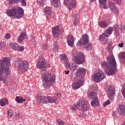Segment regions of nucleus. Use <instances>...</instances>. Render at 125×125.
I'll use <instances>...</instances> for the list:
<instances>
[{"label": "nucleus", "instance_id": "nucleus-1", "mask_svg": "<svg viewBox=\"0 0 125 125\" xmlns=\"http://www.w3.org/2000/svg\"><path fill=\"white\" fill-rule=\"evenodd\" d=\"M101 66L107 76L115 75V72L117 71V63L114 55H108L106 58V61L101 62Z\"/></svg>", "mask_w": 125, "mask_h": 125}, {"label": "nucleus", "instance_id": "nucleus-2", "mask_svg": "<svg viewBox=\"0 0 125 125\" xmlns=\"http://www.w3.org/2000/svg\"><path fill=\"white\" fill-rule=\"evenodd\" d=\"M9 58H3L2 61L0 60V81L3 80L9 74Z\"/></svg>", "mask_w": 125, "mask_h": 125}, {"label": "nucleus", "instance_id": "nucleus-3", "mask_svg": "<svg viewBox=\"0 0 125 125\" xmlns=\"http://www.w3.org/2000/svg\"><path fill=\"white\" fill-rule=\"evenodd\" d=\"M6 13L9 17H14L16 19H19L23 17L24 11L21 7L15 6L10 10H7Z\"/></svg>", "mask_w": 125, "mask_h": 125}, {"label": "nucleus", "instance_id": "nucleus-4", "mask_svg": "<svg viewBox=\"0 0 125 125\" xmlns=\"http://www.w3.org/2000/svg\"><path fill=\"white\" fill-rule=\"evenodd\" d=\"M42 80L44 82V86L48 89L55 82V76L46 71L42 75Z\"/></svg>", "mask_w": 125, "mask_h": 125}, {"label": "nucleus", "instance_id": "nucleus-5", "mask_svg": "<svg viewBox=\"0 0 125 125\" xmlns=\"http://www.w3.org/2000/svg\"><path fill=\"white\" fill-rule=\"evenodd\" d=\"M14 64L17 68L21 70L22 73H25V72L28 71L29 62L27 61H22L21 59L17 58L15 59Z\"/></svg>", "mask_w": 125, "mask_h": 125}, {"label": "nucleus", "instance_id": "nucleus-6", "mask_svg": "<svg viewBox=\"0 0 125 125\" xmlns=\"http://www.w3.org/2000/svg\"><path fill=\"white\" fill-rule=\"evenodd\" d=\"M38 103H43L45 104L46 103H55L57 104L58 103V99L55 97L47 96L45 97L43 96H41L37 98Z\"/></svg>", "mask_w": 125, "mask_h": 125}, {"label": "nucleus", "instance_id": "nucleus-7", "mask_svg": "<svg viewBox=\"0 0 125 125\" xmlns=\"http://www.w3.org/2000/svg\"><path fill=\"white\" fill-rule=\"evenodd\" d=\"M113 31V27L111 26L108 27L107 29L105 30L104 33H103L100 36V41H101L103 43H104V44H107V43H108V42H109V40L106 38H109V37H110V35H112Z\"/></svg>", "mask_w": 125, "mask_h": 125}, {"label": "nucleus", "instance_id": "nucleus-8", "mask_svg": "<svg viewBox=\"0 0 125 125\" xmlns=\"http://www.w3.org/2000/svg\"><path fill=\"white\" fill-rule=\"evenodd\" d=\"M104 72L100 69L96 71L92 75V80L96 83H100L105 78Z\"/></svg>", "mask_w": 125, "mask_h": 125}, {"label": "nucleus", "instance_id": "nucleus-9", "mask_svg": "<svg viewBox=\"0 0 125 125\" xmlns=\"http://www.w3.org/2000/svg\"><path fill=\"white\" fill-rule=\"evenodd\" d=\"M73 60L77 65H81L84 62L85 56L82 52H78L76 55L73 56Z\"/></svg>", "mask_w": 125, "mask_h": 125}, {"label": "nucleus", "instance_id": "nucleus-10", "mask_svg": "<svg viewBox=\"0 0 125 125\" xmlns=\"http://www.w3.org/2000/svg\"><path fill=\"white\" fill-rule=\"evenodd\" d=\"M84 79L81 77L80 78H76L73 81L72 87L73 89L76 90V89H79L80 87L83 85L84 84Z\"/></svg>", "mask_w": 125, "mask_h": 125}, {"label": "nucleus", "instance_id": "nucleus-11", "mask_svg": "<svg viewBox=\"0 0 125 125\" xmlns=\"http://www.w3.org/2000/svg\"><path fill=\"white\" fill-rule=\"evenodd\" d=\"M86 43H89V38H88V35L83 34L82 36V38L79 40L76 44L77 46L83 47Z\"/></svg>", "mask_w": 125, "mask_h": 125}, {"label": "nucleus", "instance_id": "nucleus-12", "mask_svg": "<svg viewBox=\"0 0 125 125\" xmlns=\"http://www.w3.org/2000/svg\"><path fill=\"white\" fill-rule=\"evenodd\" d=\"M79 107L81 106V110L85 112L89 109V104L88 102L84 98H81L79 100Z\"/></svg>", "mask_w": 125, "mask_h": 125}, {"label": "nucleus", "instance_id": "nucleus-13", "mask_svg": "<svg viewBox=\"0 0 125 125\" xmlns=\"http://www.w3.org/2000/svg\"><path fill=\"white\" fill-rule=\"evenodd\" d=\"M37 66L38 69H42V71H45V70H46L45 59L43 57H41L38 60L37 62Z\"/></svg>", "mask_w": 125, "mask_h": 125}, {"label": "nucleus", "instance_id": "nucleus-14", "mask_svg": "<svg viewBox=\"0 0 125 125\" xmlns=\"http://www.w3.org/2000/svg\"><path fill=\"white\" fill-rule=\"evenodd\" d=\"M107 96L110 100H114L115 94L116 93V89L113 86H108L106 87Z\"/></svg>", "mask_w": 125, "mask_h": 125}, {"label": "nucleus", "instance_id": "nucleus-15", "mask_svg": "<svg viewBox=\"0 0 125 125\" xmlns=\"http://www.w3.org/2000/svg\"><path fill=\"white\" fill-rule=\"evenodd\" d=\"M85 74H86V69L84 68V67H80L75 72L74 75L76 78L83 79V76H84Z\"/></svg>", "mask_w": 125, "mask_h": 125}, {"label": "nucleus", "instance_id": "nucleus-16", "mask_svg": "<svg viewBox=\"0 0 125 125\" xmlns=\"http://www.w3.org/2000/svg\"><path fill=\"white\" fill-rule=\"evenodd\" d=\"M10 47L14 50H18L19 51H23L24 49V46H20L16 42H10L9 44Z\"/></svg>", "mask_w": 125, "mask_h": 125}, {"label": "nucleus", "instance_id": "nucleus-17", "mask_svg": "<svg viewBox=\"0 0 125 125\" xmlns=\"http://www.w3.org/2000/svg\"><path fill=\"white\" fill-rule=\"evenodd\" d=\"M52 33L54 38L59 37V35L60 33H61V30H60L59 25H56L53 27L52 29Z\"/></svg>", "mask_w": 125, "mask_h": 125}, {"label": "nucleus", "instance_id": "nucleus-18", "mask_svg": "<svg viewBox=\"0 0 125 125\" xmlns=\"http://www.w3.org/2000/svg\"><path fill=\"white\" fill-rule=\"evenodd\" d=\"M67 42L69 46L73 47L74 46V37L73 36H69L67 38Z\"/></svg>", "mask_w": 125, "mask_h": 125}, {"label": "nucleus", "instance_id": "nucleus-19", "mask_svg": "<svg viewBox=\"0 0 125 125\" xmlns=\"http://www.w3.org/2000/svg\"><path fill=\"white\" fill-rule=\"evenodd\" d=\"M44 13L49 16H51L53 14V10L50 7H45L44 8Z\"/></svg>", "mask_w": 125, "mask_h": 125}, {"label": "nucleus", "instance_id": "nucleus-20", "mask_svg": "<svg viewBox=\"0 0 125 125\" xmlns=\"http://www.w3.org/2000/svg\"><path fill=\"white\" fill-rule=\"evenodd\" d=\"M91 105L92 107H96L99 106V102H98V98L95 97L91 102Z\"/></svg>", "mask_w": 125, "mask_h": 125}, {"label": "nucleus", "instance_id": "nucleus-21", "mask_svg": "<svg viewBox=\"0 0 125 125\" xmlns=\"http://www.w3.org/2000/svg\"><path fill=\"white\" fill-rule=\"evenodd\" d=\"M51 4L53 7H58L61 5L60 0H51Z\"/></svg>", "mask_w": 125, "mask_h": 125}, {"label": "nucleus", "instance_id": "nucleus-22", "mask_svg": "<svg viewBox=\"0 0 125 125\" xmlns=\"http://www.w3.org/2000/svg\"><path fill=\"white\" fill-rule=\"evenodd\" d=\"M99 26L102 29H105L107 28V26L109 25V22L105 21H102L98 22Z\"/></svg>", "mask_w": 125, "mask_h": 125}, {"label": "nucleus", "instance_id": "nucleus-23", "mask_svg": "<svg viewBox=\"0 0 125 125\" xmlns=\"http://www.w3.org/2000/svg\"><path fill=\"white\" fill-rule=\"evenodd\" d=\"M81 47L84 48L86 51H90L92 49V44L91 43H87L86 44H84L83 47Z\"/></svg>", "mask_w": 125, "mask_h": 125}, {"label": "nucleus", "instance_id": "nucleus-24", "mask_svg": "<svg viewBox=\"0 0 125 125\" xmlns=\"http://www.w3.org/2000/svg\"><path fill=\"white\" fill-rule=\"evenodd\" d=\"M76 0H72L67 5V7L69 10H71L72 8L76 7Z\"/></svg>", "mask_w": 125, "mask_h": 125}, {"label": "nucleus", "instance_id": "nucleus-25", "mask_svg": "<svg viewBox=\"0 0 125 125\" xmlns=\"http://www.w3.org/2000/svg\"><path fill=\"white\" fill-rule=\"evenodd\" d=\"M25 37H26V33H22L20 35L18 38V42L19 43H21L23 41H24V39H25Z\"/></svg>", "mask_w": 125, "mask_h": 125}, {"label": "nucleus", "instance_id": "nucleus-26", "mask_svg": "<svg viewBox=\"0 0 125 125\" xmlns=\"http://www.w3.org/2000/svg\"><path fill=\"white\" fill-rule=\"evenodd\" d=\"M120 62L121 63L125 64V52H122L119 54Z\"/></svg>", "mask_w": 125, "mask_h": 125}, {"label": "nucleus", "instance_id": "nucleus-27", "mask_svg": "<svg viewBox=\"0 0 125 125\" xmlns=\"http://www.w3.org/2000/svg\"><path fill=\"white\" fill-rule=\"evenodd\" d=\"M73 23L74 26H78V24H79V16L77 14L73 16Z\"/></svg>", "mask_w": 125, "mask_h": 125}, {"label": "nucleus", "instance_id": "nucleus-28", "mask_svg": "<svg viewBox=\"0 0 125 125\" xmlns=\"http://www.w3.org/2000/svg\"><path fill=\"white\" fill-rule=\"evenodd\" d=\"M109 6L110 9H111L112 11H118V8L114 3L112 2H109Z\"/></svg>", "mask_w": 125, "mask_h": 125}, {"label": "nucleus", "instance_id": "nucleus-29", "mask_svg": "<svg viewBox=\"0 0 125 125\" xmlns=\"http://www.w3.org/2000/svg\"><path fill=\"white\" fill-rule=\"evenodd\" d=\"M78 66L75 63H72L70 64L69 69L71 71H72V72H75V71H77L78 70Z\"/></svg>", "mask_w": 125, "mask_h": 125}, {"label": "nucleus", "instance_id": "nucleus-30", "mask_svg": "<svg viewBox=\"0 0 125 125\" xmlns=\"http://www.w3.org/2000/svg\"><path fill=\"white\" fill-rule=\"evenodd\" d=\"M60 59H61V61L67 62V61H68V56L65 54H62L60 56Z\"/></svg>", "mask_w": 125, "mask_h": 125}, {"label": "nucleus", "instance_id": "nucleus-31", "mask_svg": "<svg viewBox=\"0 0 125 125\" xmlns=\"http://www.w3.org/2000/svg\"><path fill=\"white\" fill-rule=\"evenodd\" d=\"M79 107H80V103L79 102V100H78L76 103V104H75L71 106V109L72 111H76V110H78V108Z\"/></svg>", "mask_w": 125, "mask_h": 125}, {"label": "nucleus", "instance_id": "nucleus-32", "mask_svg": "<svg viewBox=\"0 0 125 125\" xmlns=\"http://www.w3.org/2000/svg\"><path fill=\"white\" fill-rule=\"evenodd\" d=\"M16 101L17 103H23L24 101H26V99H23L22 97L17 96L16 97Z\"/></svg>", "mask_w": 125, "mask_h": 125}, {"label": "nucleus", "instance_id": "nucleus-33", "mask_svg": "<svg viewBox=\"0 0 125 125\" xmlns=\"http://www.w3.org/2000/svg\"><path fill=\"white\" fill-rule=\"evenodd\" d=\"M8 101H7V99H2L0 100V106H2V107H4L6 104H7V103Z\"/></svg>", "mask_w": 125, "mask_h": 125}, {"label": "nucleus", "instance_id": "nucleus-34", "mask_svg": "<svg viewBox=\"0 0 125 125\" xmlns=\"http://www.w3.org/2000/svg\"><path fill=\"white\" fill-rule=\"evenodd\" d=\"M99 3L101 5H103L104 8L106 9L107 8V0H99Z\"/></svg>", "mask_w": 125, "mask_h": 125}, {"label": "nucleus", "instance_id": "nucleus-35", "mask_svg": "<svg viewBox=\"0 0 125 125\" xmlns=\"http://www.w3.org/2000/svg\"><path fill=\"white\" fill-rule=\"evenodd\" d=\"M95 96H96V92H91L88 94V97L90 98V99H92V98H94Z\"/></svg>", "mask_w": 125, "mask_h": 125}, {"label": "nucleus", "instance_id": "nucleus-36", "mask_svg": "<svg viewBox=\"0 0 125 125\" xmlns=\"http://www.w3.org/2000/svg\"><path fill=\"white\" fill-rule=\"evenodd\" d=\"M13 114H14L13 110L11 109L8 110L7 112V118H8L9 119H10V118H11V117L13 116Z\"/></svg>", "mask_w": 125, "mask_h": 125}, {"label": "nucleus", "instance_id": "nucleus-37", "mask_svg": "<svg viewBox=\"0 0 125 125\" xmlns=\"http://www.w3.org/2000/svg\"><path fill=\"white\" fill-rule=\"evenodd\" d=\"M20 0H8L9 4H14V3H17Z\"/></svg>", "mask_w": 125, "mask_h": 125}, {"label": "nucleus", "instance_id": "nucleus-38", "mask_svg": "<svg viewBox=\"0 0 125 125\" xmlns=\"http://www.w3.org/2000/svg\"><path fill=\"white\" fill-rule=\"evenodd\" d=\"M37 3L40 6H43L44 5V1L43 0H37Z\"/></svg>", "mask_w": 125, "mask_h": 125}, {"label": "nucleus", "instance_id": "nucleus-39", "mask_svg": "<svg viewBox=\"0 0 125 125\" xmlns=\"http://www.w3.org/2000/svg\"><path fill=\"white\" fill-rule=\"evenodd\" d=\"M110 104L111 101H110V100H108L103 103V105L104 107H106V106H108V105H110Z\"/></svg>", "mask_w": 125, "mask_h": 125}, {"label": "nucleus", "instance_id": "nucleus-40", "mask_svg": "<svg viewBox=\"0 0 125 125\" xmlns=\"http://www.w3.org/2000/svg\"><path fill=\"white\" fill-rule=\"evenodd\" d=\"M57 123L58 124V125H64V121H63L61 119H57Z\"/></svg>", "mask_w": 125, "mask_h": 125}, {"label": "nucleus", "instance_id": "nucleus-41", "mask_svg": "<svg viewBox=\"0 0 125 125\" xmlns=\"http://www.w3.org/2000/svg\"><path fill=\"white\" fill-rule=\"evenodd\" d=\"M48 48V47L47 46V44H46V43L44 44L42 47V49H43V50L46 51V50H47V48Z\"/></svg>", "mask_w": 125, "mask_h": 125}, {"label": "nucleus", "instance_id": "nucleus-42", "mask_svg": "<svg viewBox=\"0 0 125 125\" xmlns=\"http://www.w3.org/2000/svg\"><path fill=\"white\" fill-rule=\"evenodd\" d=\"M26 0H20L21 2V5H22V6H26Z\"/></svg>", "mask_w": 125, "mask_h": 125}, {"label": "nucleus", "instance_id": "nucleus-43", "mask_svg": "<svg viewBox=\"0 0 125 125\" xmlns=\"http://www.w3.org/2000/svg\"><path fill=\"white\" fill-rule=\"evenodd\" d=\"M113 29H114V30H115V31H119V25L117 24H115L113 25Z\"/></svg>", "mask_w": 125, "mask_h": 125}, {"label": "nucleus", "instance_id": "nucleus-44", "mask_svg": "<svg viewBox=\"0 0 125 125\" xmlns=\"http://www.w3.org/2000/svg\"><path fill=\"white\" fill-rule=\"evenodd\" d=\"M114 1L116 4H118V5H120L122 3V0H114Z\"/></svg>", "mask_w": 125, "mask_h": 125}, {"label": "nucleus", "instance_id": "nucleus-45", "mask_svg": "<svg viewBox=\"0 0 125 125\" xmlns=\"http://www.w3.org/2000/svg\"><path fill=\"white\" fill-rule=\"evenodd\" d=\"M64 62L66 67H67V68H70V66H71V64H70V62H68V61Z\"/></svg>", "mask_w": 125, "mask_h": 125}, {"label": "nucleus", "instance_id": "nucleus-46", "mask_svg": "<svg viewBox=\"0 0 125 125\" xmlns=\"http://www.w3.org/2000/svg\"><path fill=\"white\" fill-rule=\"evenodd\" d=\"M5 37L6 38V39H7V40H9L11 37L10 34L6 33L5 35Z\"/></svg>", "mask_w": 125, "mask_h": 125}, {"label": "nucleus", "instance_id": "nucleus-47", "mask_svg": "<svg viewBox=\"0 0 125 125\" xmlns=\"http://www.w3.org/2000/svg\"><path fill=\"white\" fill-rule=\"evenodd\" d=\"M71 0H64V4H65V5H67L68 3H70V2L71 1Z\"/></svg>", "mask_w": 125, "mask_h": 125}, {"label": "nucleus", "instance_id": "nucleus-48", "mask_svg": "<svg viewBox=\"0 0 125 125\" xmlns=\"http://www.w3.org/2000/svg\"><path fill=\"white\" fill-rule=\"evenodd\" d=\"M58 48H59V46H58V45L56 44L54 45V50H55V51H57V50H58Z\"/></svg>", "mask_w": 125, "mask_h": 125}, {"label": "nucleus", "instance_id": "nucleus-49", "mask_svg": "<svg viewBox=\"0 0 125 125\" xmlns=\"http://www.w3.org/2000/svg\"><path fill=\"white\" fill-rule=\"evenodd\" d=\"M4 47V43L2 42H0V49H1L3 47Z\"/></svg>", "mask_w": 125, "mask_h": 125}, {"label": "nucleus", "instance_id": "nucleus-50", "mask_svg": "<svg viewBox=\"0 0 125 125\" xmlns=\"http://www.w3.org/2000/svg\"><path fill=\"white\" fill-rule=\"evenodd\" d=\"M113 117H116V118L118 117V112L117 111H114L113 113Z\"/></svg>", "mask_w": 125, "mask_h": 125}, {"label": "nucleus", "instance_id": "nucleus-51", "mask_svg": "<svg viewBox=\"0 0 125 125\" xmlns=\"http://www.w3.org/2000/svg\"><path fill=\"white\" fill-rule=\"evenodd\" d=\"M85 116V115H84L83 113H80L79 115V118H80V119H82V118H83V117H84Z\"/></svg>", "mask_w": 125, "mask_h": 125}, {"label": "nucleus", "instance_id": "nucleus-52", "mask_svg": "<svg viewBox=\"0 0 125 125\" xmlns=\"http://www.w3.org/2000/svg\"><path fill=\"white\" fill-rule=\"evenodd\" d=\"M118 46H119V47H124V42H121V43H119L118 44Z\"/></svg>", "mask_w": 125, "mask_h": 125}, {"label": "nucleus", "instance_id": "nucleus-53", "mask_svg": "<svg viewBox=\"0 0 125 125\" xmlns=\"http://www.w3.org/2000/svg\"><path fill=\"white\" fill-rule=\"evenodd\" d=\"M125 25L122 24L121 28V31H124V30H125Z\"/></svg>", "mask_w": 125, "mask_h": 125}, {"label": "nucleus", "instance_id": "nucleus-54", "mask_svg": "<svg viewBox=\"0 0 125 125\" xmlns=\"http://www.w3.org/2000/svg\"><path fill=\"white\" fill-rule=\"evenodd\" d=\"M56 95L59 98H60L61 97V93H57Z\"/></svg>", "mask_w": 125, "mask_h": 125}, {"label": "nucleus", "instance_id": "nucleus-55", "mask_svg": "<svg viewBox=\"0 0 125 125\" xmlns=\"http://www.w3.org/2000/svg\"><path fill=\"white\" fill-rule=\"evenodd\" d=\"M65 75H68L69 73H70V71L67 70V71H65Z\"/></svg>", "mask_w": 125, "mask_h": 125}, {"label": "nucleus", "instance_id": "nucleus-56", "mask_svg": "<svg viewBox=\"0 0 125 125\" xmlns=\"http://www.w3.org/2000/svg\"><path fill=\"white\" fill-rule=\"evenodd\" d=\"M90 1H94V0H90Z\"/></svg>", "mask_w": 125, "mask_h": 125}, {"label": "nucleus", "instance_id": "nucleus-57", "mask_svg": "<svg viewBox=\"0 0 125 125\" xmlns=\"http://www.w3.org/2000/svg\"><path fill=\"white\" fill-rule=\"evenodd\" d=\"M22 125V124H20V125Z\"/></svg>", "mask_w": 125, "mask_h": 125}]
</instances>
